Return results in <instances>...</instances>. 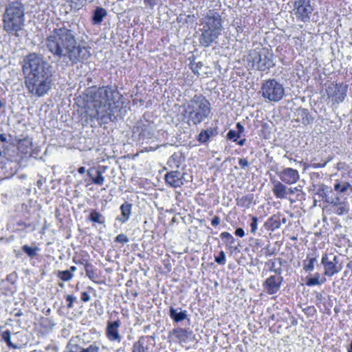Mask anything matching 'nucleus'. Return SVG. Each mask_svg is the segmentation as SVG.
Masks as SVG:
<instances>
[{"label": "nucleus", "mask_w": 352, "mask_h": 352, "mask_svg": "<svg viewBox=\"0 0 352 352\" xmlns=\"http://www.w3.org/2000/svg\"><path fill=\"white\" fill-rule=\"evenodd\" d=\"M257 222L258 219L256 217H253L252 219V223H250L251 232L255 233L257 230Z\"/></svg>", "instance_id": "obj_41"}, {"label": "nucleus", "mask_w": 352, "mask_h": 352, "mask_svg": "<svg viewBox=\"0 0 352 352\" xmlns=\"http://www.w3.org/2000/svg\"><path fill=\"white\" fill-rule=\"evenodd\" d=\"M144 4L149 8L153 9L155 6V0H144Z\"/></svg>", "instance_id": "obj_45"}, {"label": "nucleus", "mask_w": 352, "mask_h": 352, "mask_svg": "<svg viewBox=\"0 0 352 352\" xmlns=\"http://www.w3.org/2000/svg\"><path fill=\"white\" fill-rule=\"evenodd\" d=\"M102 214L97 211H92L90 213L89 219L94 222L102 223L104 222V221L102 220Z\"/></svg>", "instance_id": "obj_31"}, {"label": "nucleus", "mask_w": 352, "mask_h": 352, "mask_svg": "<svg viewBox=\"0 0 352 352\" xmlns=\"http://www.w3.org/2000/svg\"><path fill=\"white\" fill-rule=\"evenodd\" d=\"M129 241V238L124 234H120L115 239V241L122 244L126 243Z\"/></svg>", "instance_id": "obj_38"}, {"label": "nucleus", "mask_w": 352, "mask_h": 352, "mask_svg": "<svg viewBox=\"0 0 352 352\" xmlns=\"http://www.w3.org/2000/svg\"><path fill=\"white\" fill-rule=\"evenodd\" d=\"M59 286L61 287H64V284L63 283H59Z\"/></svg>", "instance_id": "obj_60"}, {"label": "nucleus", "mask_w": 352, "mask_h": 352, "mask_svg": "<svg viewBox=\"0 0 352 352\" xmlns=\"http://www.w3.org/2000/svg\"><path fill=\"white\" fill-rule=\"evenodd\" d=\"M281 221H282L283 223H286L287 219L285 217H283Z\"/></svg>", "instance_id": "obj_56"}, {"label": "nucleus", "mask_w": 352, "mask_h": 352, "mask_svg": "<svg viewBox=\"0 0 352 352\" xmlns=\"http://www.w3.org/2000/svg\"><path fill=\"white\" fill-rule=\"evenodd\" d=\"M23 70L30 71L25 80L30 93L41 97L49 91L52 81V67L41 55L36 53L28 54L24 59Z\"/></svg>", "instance_id": "obj_2"}, {"label": "nucleus", "mask_w": 352, "mask_h": 352, "mask_svg": "<svg viewBox=\"0 0 352 352\" xmlns=\"http://www.w3.org/2000/svg\"><path fill=\"white\" fill-rule=\"evenodd\" d=\"M316 261V257L310 258L309 260V263L307 264H306V263L304 264L303 269L307 272L313 270V269L314 267V263Z\"/></svg>", "instance_id": "obj_35"}, {"label": "nucleus", "mask_w": 352, "mask_h": 352, "mask_svg": "<svg viewBox=\"0 0 352 352\" xmlns=\"http://www.w3.org/2000/svg\"><path fill=\"white\" fill-rule=\"evenodd\" d=\"M345 202H346L345 200L341 201L339 197H335L330 202L331 208L344 204Z\"/></svg>", "instance_id": "obj_40"}, {"label": "nucleus", "mask_w": 352, "mask_h": 352, "mask_svg": "<svg viewBox=\"0 0 352 352\" xmlns=\"http://www.w3.org/2000/svg\"><path fill=\"white\" fill-rule=\"evenodd\" d=\"M236 126V129H237V132L239 134L244 131V127L243 126V125L241 123L237 122Z\"/></svg>", "instance_id": "obj_50"}, {"label": "nucleus", "mask_w": 352, "mask_h": 352, "mask_svg": "<svg viewBox=\"0 0 352 352\" xmlns=\"http://www.w3.org/2000/svg\"><path fill=\"white\" fill-rule=\"evenodd\" d=\"M140 127L141 131L140 133V135H141L144 140H150L153 137L155 126L153 122L146 121L145 123L142 124Z\"/></svg>", "instance_id": "obj_16"}, {"label": "nucleus", "mask_w": 352, "mask_h": 352, "mask_svg": "<svg viewBox=\"0 0 352 352\" xmlns=\"http://www.w3.org/2000/svg\"><path fill=\"white\" fill-rule=\"evenodd\" d=\"M11 332L9 330H6L2 334V338L6 342L8 346L12 349H17V346L13 344L10 340Z\"/></svg>", "instance_id": "obj_29"}, {"label": "nucleus", "mask_w": 352, "mask_h": 352, "mask_svg": "<svg viewBox=\"0 0 352 352\" xmlns=\"http://www.w3.org/2000/svg\"><path fill=\"white\" fill-rule=\"evenodd\" d=\"M22 250L25 252L30 257H34L38 250L37 247L32 248L27 245L22 247Z\"/></svg>", "instance_id": "obj_30"}, {"label": "nucleus", "mask_w": 352, "mask_h": 352, "mask_svg": "<svg viewBox=\"0 0 352 352\" xmlns=\"http://www.w3.org/2000/svg\"><path fill=\"white\" fill-rule=\"evenodd\" d=\"M202 66V64L201 63H198L196 64V65L195 66L194 64L192 65V69L193 71V72L195 74H197L198 75H199V69Z\"/></svg>", "instance_id": "obj_46"}, {"label": "nucleus", "mask_w": 352, "mask_h": 352, "mask_svg": "<svg viewBox=\"0 0 352 352\" xmlns=\"http://www.w3.org/2000/svg\"><path fill=\"white\" fill-rule=\"evenodd\" d=\"M162 145H157L155 146H146L144 148V150L146 152H149V151H154L155 150H157L158 148H160Z\"/></svg>", "instance_id": "obj_49"}, {"label": "nucleus", "mask_w": 352, "mask_h": 352, "mask_svg": "<svg viewBox=\"0 0 352 352\" xmlns=\"http://www.w3.org/2000/svg\"><path fill=\"white\" fill-rule=\"evenodd\" d=\"M76 298L72 295H67L66 296V300L68 302L67 308L71 309L73 307V302L75 300Z\"/></svg>", "instance_id": "obj_42"}, {"label": "nucleus", "mask_w": 352, "mask_h": 352, "mask_svg": "<svg viewBox=\"0 0 352 352\" xmlns=\"http://www.w3.org/2000/svg\"><path fill=\"white\" fill-rule=\"evenodd\" d=\"M21 315V312H18L16 314V316H20Z\"/></svg>", "instance_id": "obj_59"}, {"label": "nucleus", "mask_w": 352, "mask_h": 352, "mask_svg": "<svg viewBox=\"0 0 352 352\" xmlns=\"http://www.w3.org/2000/svg\"><path fill=\"white\" fill-rule=\"evenodd\" d=\"M120 322L116 320L113 322L108 321L106 329V335L110 341H121V336L119 333Z\"/></svg>", "instance_id": "obj_13"}, {"label": "nucleus", "mask_w": 352, "mask_h": 352, "mask_svg": "<svg viewBox=\"0 0 352 352\" xmlns=\"http://www.w3.org/2000/svg\"><path fill=\"white\" fill-rule=\"evenodd\" d=\"M78 171L80 174H83L85 173V168L84 166H81L78 168Z\"/></svg>", "instance_id": "obj_52"}, {"label": "nucleus", "mask_w": 352, "mask_h": 352, "mask_svg": "<svg viewBox=\"0 0 352 352\" xmlns=\"http://www.w3.org/2000/svg\"><path fill=\"white\" fill-rule=\"evenodd\" d=\"M183 177L184 175L180 172L177 170L171 171L166 173L165 175V180L170 186L177 188L184 184Z\"/></svg>", "instance_id": "obj_15"}, {"label": "nucleus", "mask_w": 352, "mask_h": 352, "mask_svg": "<svg viewBox=\"0 0 352 352\" xmlns=\"http://www.w3.org/2000/svg\"><path fill=\"white\" fill-rule=\"evenodd\" d=\"M334 190L340 193H343L347 192L348 190L352 191V186L348 182H344L342 184L340 183H336L334 185Z\"/></svg>", "instance_id": "obj_27"}, {"label": "nucleus", "mask_w": 352, "mask_h": 352, "mask_svg": "<svg viewBox=\"0 0 352 352\" xmlns=\"http://www.w3.org/2000/svg\"><path fill=\"white\" fill-rule=\"evenodd\" d=\"M319 278H320V274H316L314 278H311L308 279V280L307 282V285L308 286L320 285L321 283H323L325 280V278H324V280H322L321 282H320Z\"/></svg>", "instance_id": "obj_33"}, {"label": "nucleus", "mask_w": 352, "mask_h": 352, "mask_svg": "<svg viewBox=\"0 0 352 352\" xmlns=\"http://www.w3.org/2000/svg\"><path fill=\"white\" fill-rule=\"evenodd\" d=\"M239 133L234 130H230L227 134V138L236 142L239 138Z\"/></svg>", "instance_id": "obj_37"}, {"label": "nucleus", "mask_w": 352, "mask_h": 352, "mask_svg": "<svg viewBox=\"0 0 352 352\" xmlns=\"http://www.w3.org/2000/svg\"><path fill=\"white\" fill-rule=\"evenodd\" d=\"M69 352H99V347L96 344H92L87 349H82L77 345L72 346Z\"/></svg>", "instance_id": "obj_24"}, {"label": "nucleus", "mask_w": 352, "mask_h": 352, "mask_svg": "<svg viewBox=\"0 0 352 352\" xmlns=\"http://www.w3.org/2000/svg\"><path fill=\"white\" fill-rule=\"evenodd\" d=\"M107 14V12L106 10L102 7H97L96 10H94L93 16H92V21L94 24H99L100 23L103 18L106 16Z\"/></svg>", "instance_id": "obj_22"}, {"label": "nucleus", "mask_w": 352, "mask_h": 352, "mask_svg": "<svg viewBox=\"0 0 352 352\" xmlns=\"http://www.w3.org/2000/svg\"><path fill=\"white\" fill-rule=\"evenodd\" d=\"M114 91L110 87H102L96 91L90 89L87 91V97H89L93 103L94 113H90L89 117L93 119L100 120L103 122L108 120L113 121L116 118V107L114 104Z\"/></svg>", "instance_id": "obj_3"}, {"label": "nucleus", "mask_w": 352, "mask_h": 352, "mask_svg": "<svg viewBox=\"0 0 352 352\" xmlns=\"http://www.w3.org/2000/svg\"><path fill=\"white\" fill-rule=\"evenodd\" d=\"M348 352H352V340H351V343L350 345V349H349Z\"/></svg>", "instance_id": "obj_57"}, {"label": "nucleus", "mask_w": 352, "mask_h": 352, "mask_svg": "<svg viewBox=\"0 0 352 352\" xmlns=\"http://www.w3.org/2000/svg\"><path fill=\"white\" fill-rule=\"evenodd\" d=\"M191 331L184 329H176L173 331V333L180 342H186L191 336Z\"/></svg>", "instance_id": "obj_21"}, {"label": "nucleus", "mask_w": 352, "mask_h": 352, "mask_svg": "<svg viewBox=\"0 0 352 352\" xmlns=\"http://www.w3.org/2000/svg\"><path fill=\"white\" fill-rule=\"evenodd\" d=\"M71 273H73L76 271V267L75 266H72L69 270Z\"/></svg>", "instance_id": "obj_54"}, {"label": "nucleus", "mask_w": 352, "mask_h": 352, "mask_svg": "<svg viewBox=\"0 0 352 352\" xmlns=\"http://www.w3.org/2000/svg\"><path fill=\"white\" fill-rule=\"evenodd\" d=\"M261 92L265 99L276 102L283 98L285 89L283 85L275 79H269L262 84Z\"/></svg>", "instance_id": "obj_8"}, {"label": "nucleus", "mask_w": 352, "mask_h": 352, "mask_svg": "<svg viewBox=\"0 0 352 352\" xmlns=\"http://www.w3.org/2000/svg\"><path fill=\"white\" fill-rule=\"evenodd\" d=\"M245 142V139H242L238 142V144L240 146H243Z\"/></svg>", "instance_id": "obj_53"}, {"label": "nucleus", "mask_w": 352, "mask_h": 352, "mask_svg": "<svg viewBox=\"0 0 352 352\" xmlns=\"http://www.w3.org/2000/svg\"><path fill=\"white\" fill-rule=\"evenodd\" d=\"M287 190L286 186L280 182H277L274 184L272 191L278 199H285L287 194Z\"/></svg>", "instance_id": "obj_20"}, {"label": "nucleus", "mask_w": 352, "mask_h": 352, "mask_svg": "<svg viewBox=\"0 0 352 352\" xmlns=\"http://www.w3.org/2000/svg\"><path fill=\"white\" fill-rule=\"evenodd\" d=\"M298 190V188H290L288 190L289 193L294 194L296 191Z\"/></svg>", "instance_id": "obj_51"}, {"label": "nucleus", "mask_w": 352, "mask_h": 352, "mask_svg": "<svg viewBox=\"0 0 352 352\" xmlns=\"http://www.w3.org/2000/svg\"><path fill=\"white\" fill-rule=\"evenodd\" d=\"M132 352H149L148 347L145 345V338L141 337L132 347Z\"/></svg>", "instance_id": "obj_23"}, {"label": "nucleus", "mask_w": 352, "mask_h": 352, "mask_svg": "<svg viewBox=\"0 0 352 352\" xmlns=\"http://www.w3.org/2000/svg\"><path fill=\"white\" fill-rule=\"evenodd\" d=\"M294 10L298 19L302 21H308L312 12L310 0H295Z\"/></svg>", "instance_id": "obj_10"}, {"label": "nucleus", "mask_w": 352, "mask_h": 352, "mask_svg": "<svg viewBox=\"0 0 352 352\" xmlns=\"http://www.w3.org/2000/svg\"><path fill=\"white\" fill-rule=\"evenodd\" d=\"M185 113L188 115V123L197 125L201 123L210 113V104L202 96H195L188 102Z\"/></svg>", "instance_id": "obj_6"}, {"label": "nucleus", "mask_w": 352, "mask_h": 352, "mask_svg": "<svg viewBox=\"0 0 352 352\" xmlns=\"http://www.w3.org/2000/svg\"><path fill=\"white\" fill-rule=\"evenodd\" d=\"M220 221H221L220 218L217 216H215L212 219L211 223L212 226H216L220 223Z\"/></svg>", "instance_id": "obj_48"}, {"label": "nucleus", "mask_w": 352, "mask_h": 352, "mask_svg": "<svg viewBox=\"0 0 352 352\" xmlns=\"http://www.w3.org/2000/svg\"><path fill=\"white\" fill-rule=\"evenodd\" d=\"M25 8L19 1L10 3L3 14V28L9 33L17 32L22 29L24 24Z\"/></svg>", "instance_id": "obj_5"}, {"label": "nucleus", "mask_w": 352, "mask_h": 352, "mask_svg": "<svg viewBox=\"0 0 352 352\" xmlns=\"http://www.w3.org/2000/svg\"><path fill=\"white\" fill-rule=\"evenodd\" d=\"M348 85L346 84H331L327 89L329 98H331L334 102H342L346 96Z\"/></svg>", "instance_id": "obj_9"}, {"label": "nucleus", "mask_w": 352, "mask_h": 352, "mask_svg": "<svg viewBox=\"0 0 352 352\" xmlns=\"http://www.w3.org/2000/svg\"><path fill=\"white\" fill-rule=\"evenodd\" d=\"M199 43L205 47H209L219 38L223 30L221 16L219 12L209 10L199 19Z\"/></svg>", "instance_id": "obj_4"}, {"label": "nucleus", "mask_w": 352, "mask_h": 352, "mask_svg": "<svg viewBox=\"0 0 352 352\" xmlns=\"http://www.w3.org/2000/svg\"><path fill=\"white\" fill-rule=\"evenodd\" d=\"M0 138H1V140L2 141H4V140H5V139L2 137V135L0 136Z\"/></svg>", "instance_id": "obj_61"}, {"label": "nucleus", "mask_w": 352, "mask_h": 352, "mask_svg": "<svg viewBox=\"0 0 352 352\" xmlns=\"http://www.w3.org/2000/svg\"><path fill=\"white\" fill-rule=\"evenodd\" d=\"M3 107V102L0 100V109L2 108Z\"/></svg>", "instance_id": "obj_58"}, {"label": "nucleus", "mask_w": 352, "mask_h": 352, "mask_svg": "<svg viewBox=\"0 0 352 352\" xmlns=\"http://www.w3.org/2000/svg\"><path fill=\"white\" fill-rule=\"evenodd\" d=\"M85 269L86 271V275L90 278L93 279L94 277V272L92 269V265L91 263L87 262L85 265Z\"/></svg>", "instance_id": "obj_34"}, {"label": "nucleus", "mask_w": 352, "mask_h": 352, "mask_svg": "<svg viewBox=\"0 0 352 352\" xmlns=\"http://www.w3.org/2000/svg\"><path fill=\"white\" fill-rule=\"evenodd\" d=\"M239 164L241 166V168H245L249 166L248 161L245 158L239 159Z\"/></svg>", "instance_id": "obj_43"}, {"label": "nucleus", "mask_w": 352, "mask_h": 352, "mask_svg": "<svg viewBox=\"0 0 352 352\" xmlns=\"http://www.w3.org/2000/svg\"><path fill=\"white\" fill-rule=\"evenodd\" d=\"M81 300L83 302H89L91 300V296L87 292H83L81 294Z\"/></svg>", "instance_id": "obj_44"}, {"label": "nucleus", "mask_w": 352, "mask_h": 352, "mask_svg": "<svg viewBox=\"0 0 352 352\" xmlns=\"http://www.w3.org/2000/svg\"><path fill=\"white\" fill-rule=\"evenodd\" d=\"M252 66L259 71H265L274 65L273 53L266 47H257L249 54Z\"/></svg>", "instance_id": "obj_7"}, {"label": "nucleus", "mask_w": 352, "mask_h": 352, "mask_svg": "<svg viewBox=\"0 0 352 352\" xmlns=\"http://www.w3.org/2000/svg\"><path fill=\"white\" fill-rule=\"evenodd\" d=\"M332 211L338 214V215H343L347 214L349 210V205L347 202L340 204L338 206H336L334 207L331 208Z\"/></svg>", "instance_id": "obj_25"}, {"label": "nucleus", "mask_w": 352, "mask_h": 352, "mask_svg": "<svg viewBox=\"0 0 352 352\" xmlns=\"http://www.w3.org/2000/svg\"><path fill=\"white\" fill-rule=\"evenodd\" d=\"M57 276L63 281H69L73 278L74 274L68 270L58 271Z\"/></svg>", "instance_id": "obj_28"}, {"label": "nucleus", "mask_w": 352, "mask_h": 352, "mask_svg": "<svg viewBox=\"0 0 352 352\" xmlns=\"http://www.w3.org/2000/svg\"><path fill=\"white\" fill-rule=\"evenodd\" d=\"M45 46L67 65L87 60L91 54L89 47L77 45L74 31L65 26L54 29L46 38Z\"/></svg>", "instance_id": "obj_1"}, {"label": "nucleus", "mask_w": 352, "mask_h": 352, "mask_svg": "<svg viewBox=\"0 0 352 352\" xmlns=\"http://www.w3.org/2000/svg\"><path fill=\"white\" fill-rule=\"evenodd\" d=\"M213 135L214 131L212 129L201 131L198 135V140L201 143H206Z\"/></svg>", "instance_id": "obj_26"}, {"label": "nucleus", "mask_w": 352, "mask_h": 352, "mask_svg": "<svg viewBox=\"0 0 352 352\" xmlns=\"http://www.w3.org/2000/svg\"><path fill=\"white\" fill-rule=\"evenodd\" d=\"M71 3V7L75 10H79L87 2V0H69Z\"/></svg>", "instance_id": "obj_32"}, {"label": "nucleus", "mask_w": 352, "mask_h": 352, "mask_svg": "<svg viewBox=\"0 0 352 352\" xmlns=\"http://www.w3.org/2000/svg\"><path fill=\"white\" fill-rule=\"evenodd\" d=\"M281 280V277L271 276L265 280L263 287L269 294H274L279 290Z\"/></svg>", "instance_id": "obj_14"}, {"label": "nucleus", "mask_w": 352, "mask_h": 352, "mask_svg": "<svg viewBox=\"0 0 352 352\" xmlns=\"http://www.w3.org/2000/svg\"><path fill=\"white\" fill-rule=\"evenodd\" d=\"M324 267V275L331 276L339 272L337 264V256H333L332 259H329L327 254H324L321 261Z\"/></svg>", "instance_id": "obj_12"}, {"label": "nucleus", "mask_w": 352, "mask_h": 352, "mask_svg": "<svg viewBox=\"0 0 352 352\" xmlns=\"http://www.w3.org/2000/svg\"><path fill=\"white\" fill-rule=\"evenodd\" d=\"M278 175L280 180L287 184H294L300 178L298 171L292 168H283Z\"/></svg>", "instance_id": "obj_11"}, {"label": "nucleus", "mask_w": 352, "mask_h": 352, "mask_svg": "<svg viewBox=\"0 0 352 352\" xmlns=\"http://www.w3.org/2000/svg\"><path fill=\"white\" fill-rule=\"evenodd\" d=\"M121 216L117 217L116 220L122 223H126L131 215L132 204L125 202L121 205L120 208Z\"/></svg>", "instance_id": "obj_17"}, {"label": "nucleus", "mask_w": 352, "mask_h": 352, "mask_svg": "<svg viewBox=\"0 0 352 352\" xmlns=\"http://www.w3.org/2000/svg\"><path fill=\"white\" fill-rule=\"evenodd\" d=\"M169 314L170 318L176 322H181L187 317V311L186 310H182L180 307L177 309L170 307Z\"/></svg>", "instance_id": "obj_19"}, {"label": "nucleus", "mask_w": 352, "mask_h": 352, "mask_svg": "<svg viewBox=\"0 0 352 352\" xmlns=\"http://www.w3.org/2000/svg\"><path fill=\"white\" fill-rule=\"evenodd\" d=\"M235 234L236 236H239V237H243L245 235V232H244V230L242 228H239L236 229Z\"/></svg>", "instance_id": "obj_47"}, {"label": "nucleus", "mask_w": 352, "mask_h": 352, "mask_svg": "<svg viewBox=\"0 0 352 352\" xmlns=\"http://www.w3.org/2000/svg\"><path fill=\"white\" fill-rule=\"evenodd\" d=\"M87 174L89 177L91 179L92 182L94 184L102 186L104 182V177L102 175V173L99 170H96L94 168H89L87 171Z\"/></svg>", "instance_id": "obj_18"}, {"label": "nucleus", "mask_w": 352, "mask_h": 352, "mask_svg": "<svg viewBox=\"0 0 352 352\" xmlns=\"http://www.w3.org/2000/svg\"><path fill=\"white\" fill-rule=\"evenodd\" d=\"M215 262L220 265H224L226 263V254L223 251H221L218 256L215 257Z\"/></svg>", "instance_id": "obj_36"}, {"label": "nucleus", "mask_w": 352, "mask_h": 352, "mask_svg": "<svg viewBox=\"0 0 352 352\" xmlns=\"http://www.w3.org/2000/svg\"><path fill=\"white\" fill-rule=\"evenodd\" d=\"M220 236L222 239H227L229 243L232 244L234 241V237L228 232H223L221 234Z\"/></svg>", "instance_id": "obj_39"}, {"label": "nucleus", "mask_w": 352, "mask_h": 352, "mask_svg": "<svg viewBox=\"0 0 352 352\" xmlns=\"http://www.w3.org/2000/svg\"><path fill=\"white\" fill-rule=\"evenodd\" d=\"M274 225L276 228H278L280 227V223L276 221H274Z\"/></svg>", "instance_id": "obj_55"}]
</instances>
